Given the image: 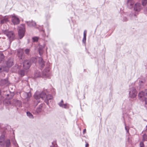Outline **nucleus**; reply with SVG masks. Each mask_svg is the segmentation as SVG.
Wrapping results in <instances>:
<instances>
[{
	"mask_svg": "<svg viewBox=\"0 0 147 147\" xmlns=\"http://www.w3.org/2000/svg\"><path fill=\"white\" fill-rule=\"evenodd\" d=\"M45 104L42 103L39 105L36 110H34L32 112L34 114L37 115L40 113L42 111V108L45 106Z\"/></svg>",
	"mask_w": 147,
	"mask_h": 147,
	"instance_id": "6",
	"label": "nucleus"
},
{
	"mask_svg": "<svg viewBox=\"0 0 147 147\" xmlns=\"http://www.w3.org/2000/svg\"><path fill=\"white\" fill-rule=\"evenodd\" d=\"M10 67H8L7 66H2L0 68V71L1 72L3 71H5L7 72L9 71V68Z\"/></svg>",
	"mask_w": 147,
	"mask_h": 147,
	"instance_id": "21",
	"label": "nucleus"
},
{
	"mask_svg": "<svg viewBox=\"0 0 147 147\" xmlns=\"http://www.w3.org/2000/svg\"><path fill=\"white\" fill-rule=\"evenodd\" d=\"M134 4V0H128L127 2V6L129 8H131Z\"/></svg>",
	"mask_w": 147,
	"mask_h": 147,
	"instance_id": "16",
	"label": "nucleus"
},
{
	"mask_svg": "<svg viewBox=\"0 0 147 147\" xmlns=\"http://www.w3.org/2000/svg\"><path fill=\"white\" fill-rule=\"evenodd\" d=\"M35 60H36V59H34V61L35 62Z\"/></svg>",
	"mask_w": 147,
	"mask_h": 147,
	"instance_id": "46",
	"label": "nucleus"
},
{
	"mask_svg": "<svg viewBox=\"0 0 147 147\" xmlns=\"http://www.w3.org/2000/svg\"><path fill=\"white\" fill-rule=\"evenodd\" d=\"M123 21H126L128 20L126 17H124L123 18Z\"/></svg>",
	"mask_w": 147,
	"mask_h": 147,
	"instance_id": "41",
	"label": "nucleus"
},
{
	"mask_svg": "<svg viewBox=\"0 0 147 147\" xmlns=\"http://www.w3.org/2000/svg\"><path fill=\"white\" fill-rule=\"evenodd\" d=\"M4 58V56L3 55V54L2 53H0V60L1 61H2L3 59Z\"/></svg>",
	"mask_w": 147,
	"mask_h": 147,
	"instance_id": "32",
	"label": "nucleus"
},
{
	"mask_svg": "<svg viewBox=\"0 0 147 147\" xmlns=\"http://www.w3.org/2000/svg\"><path fill=\"white\" fill-rule=\"evenodd\" d=\"M24 52L23 51L22 49H19L18 51L17 55L19 59H22L23 57Z\"/></svg>",
	"mask_w": 147,
	"mask_h": 147,
	"instance_id": "15",
	"label": "nucleus"
},
{
	"mask_svg": "<svg viewBox=\"0 0 147 147\" xmlns=\"http://www.w3.org/2000/svg\"><path fill=\"white\" fill-rule=\"evenodd\" d=\"M144 12L145 14H147V7H146L144 9Z\"/></svg>",
	"mask_w": 147,
	"mask_h": 147,
	"instance_id": "40",
	"label": "nucleus"
},
{
	"mask_svg": "<svg viewBox=\"0 0 147 147\" xmlns=\"http://www.w3.org/2000/svg\"><path fill=\"white\" fill-rule=\"evenodd\" d=\"M145 80L144 79H143V80H140L139 81V82H140L141 83H144V82H145Z\"/></svg>",
	"mask_w": 147,
	"mask_h": 147,
	"instance_id": "42",
	"label": "nucleus"
},
{
	"mask_svg": "<svg viewBox=\"0 0 147 147\" xmlns=\"http://www.w3.org/2000/svg\"><path fill=\"white\" fill-rule=\"evenodd\" d=\"M12 22L14 25H17L20 23L19 19L16 16H13L12 18Z\"/></svg>",
	"mask_w": 147,
	"mask_h": 147,
	"instance_id": "14",
	"label": "nucleus"
},
{
	"mask_svg": "<svg viewBox=\"0 0 147 147\" xmlns=\"http://www.w3.org/2000/svg\"><path fill=\"white\" fill-rule=\"evenodd\" d=\"M13 65V60L10 59H8L6 63L7 66L8 67H11Z\"/></svg>",
	"mask_w": 147,
	"mask_h": 147,
	"instance_id": "19",
	"label": "nucleus"
},
{
	"mask_svg": "<svg viewBox=\"0 0 147 147\" xmlns=\"http://www.w3.org/2000/svg\"><path fill=\"white\" fill-rule=\"evenodd\" d=\"M40 33L41 35L42 36L43 38H44L46 36V35L45 32L44 30L42 29L40 31Z\"/></svg>",
	"mask_w": 147,
	"mask_h": 147,
	"instance_id": "29",
	"label": "nucleus"
},
{
	"mask_svg": "<svg viewBox=\"0 0 147 147\" xmlns=\"http://www.w3.org/2000/svg\"><path fill=\"white\" fill-rule=\"evenodd\" d=\"M3 32L7 36L10 41H11L14 39L15 34L12 31H9L6 29L3 30Z\"/></svg>",
	"mask_w": 147,
	"mask_h": 147,
	"instance_id": "4",
	"label": "nucleus"
},
{
	"mask_svg": "<svg viewBox=\"0 0 147 147\" xmlns=\"http://www.w3.org/2000/svg\"><path fill=\"white\" fill-rule=\"evenodd\" d=\"M89 146V144L88 143H86L85 145V147H88Z\"/></svg>",
	"mask_w": 147,
	"mask_h": 147,
	"instance_id": "45",
	"label": "nucleus"
},
{
	"mask_svg": "<svg viewBox=\"0 0 147 147\" xmlns=\"http://www.w3.org/2000/svg\"><path fill=\"white\" fill-rule=\"evenodd\" d=\"M142 8V7L141 4L140 3H137L135 5L134 10L137 12H139Z\"/></svg>",
	"mask_w": 147,
	"mask_h": 147,
	"instance_id": "11",
	"label": "nucleus"
},
{
	"mask_svg": "<svg viewBox=\"0 0 147 147\" xmlns=\"http://www.w3.org/2000/svg\"><path fill=\"white\" fill-rule=\"evenodd\" d=\"M137 93L136 88L134 87L130 88L129 91V96L131 98H135Z\"/></svg>",
	"mask_w": 147,
	"mask_h": 147,
	"instance_id": "7",
	"label": "nucleus"
},
{
	"mask_svg": "<svg viewBox=\"0 0 147 147\" xmlns=\"http://www.w3.org/2000/svg\"><path fill=\"white\" fill-rule=\"evenodd\" d=\"M47 30L48 33H49V30L48 27L47 28Z\"/></svg>",
	"mask_w": 147,
	"mask_h": 147,
	"instance_id": "43",
	"label": "nucleus"
},
{
	"mask_svg": "<svg viewBox=\"0 0 147 147\" xmlns=\"http://www.w3.org/2000/svg\"><path fill=\"white\" fill-rule=\"evenodd\" d=\"M34 76L35 78L40 77L41 76V74L40 71L38 70L35 71L34 73Z\"/></svg>",
	"mask_w": 147,
	"mask_h": 147,
	"instance_id": "22",
	"label": "nucleus"
},
{
	"mask_svg": "<svg viewBox=\"0 0 147 147\" xmlns=\"http://www.w3.org/2000/svg\"><path fill=\"white\" fill-rule=\"evenodd\" d=\"M144 144L143 142H141L140 143V147H144Z\"/></svg>",
	"mask_w": 147,
	"mask_h": 147,
	"instance_id": "39",
	"label": "nucleus"
},
{
	"mask_svg": "<svg viewBox=\"0 0 147 147\" xmlns=\"http://www.w3.org/2000/svg\"><path fill=\"white\" fill-rule=\"evenodd\" d=\"M21 64H16L14 67V68L16 69L14 70L13 71L14 72H16L18 71L21 68Z\"/></svg>",
	"mask_w": 147,
	"mask_h": 147,
	"instance_id": "23",
	"label": "nucleus"
},
{
	"mask_svg": "<svg viewBox=\"0 0 147 147\" xmlns=\"http://www.w3.org/2000/svg\"><path fill=\"white\" fill-rule=\"evenodd\" d=\"M86 132V129H84L83 131V133L84 134H85Z\"/></svg>",
	"mask_w": 147,
	"mask_h": 147,
	"instance_id": "44",
	"label": "nucleus"
},
{
	"mask_svg": "<svg viewBox=\"0 0 147 147\" xmlns=\"http://www.w3.org/2000/svg\"><path fill=\"white\" fill-rule=\"evenodd\" d=\"M43 47L42 46H39V47L38 48V51L39 55L40 56H41L43 52Z\"/></svg>",
	"mask_w": 147,
	"mask_h": 147,
	"instance_id": "24",
	"label": "nucleus"
},
{
	"mask_svg": "<svg viewBox=\"0 0 147 147\" xmlns=\"http://www.w3.org/2000/svg\"><path fill=\"white\" fill-rule=\"evenodd\" d=\"M31 63L29 60H25L24 61L23 63V67L25 69H28L30 67Z\"/></svg>",
	"mask_w": 147,
	"mask_h": 147,
	"instance_id": "12",
	"label": "nucleus"
},
{
	"mask_svg": "<svg viewBox=\"0 0 147 147\" xmlns=\"http://www.w3.org/2000/svg\"><path fill=\"white\" fill-rule=\"evenodd\" d=\"M4 95L5 96H6L7 97L6 98V99L5 100L3 101V103L4 104H6L7 105H11V102L9 99H11L12 98V96H11L8 94H5Z\"/></svg>",
	"mask_w": 147,
	"mask_h": 147,
	"instance_id": "10",
	"label": "nucleus"
},
{
	"mask_svg": "<svg viewBox=\"0 0 147 147\" xmlns=\"http://www.w3.org/2000/svg\"><path fill=\"white\" fill-rule=\"evenodd\" d=\"M20 95L23 98H27V100L31 96L30 92H21L20 93Z\"/></svg>",
	"mask_w": 147,
	"mask_h": 147,
	"instance_id": "9",
	"label": "nucleus"
},
{
	"mask_svg": "<svg viewBox=\"0 0 147 147\" xmlns=\"http://www.w3.org/2000/svg\"><path fill=\"white\" fill-rule=\"evenodd\" d=\"M19 74L20 75L22 76L24 75L25 74V71L24 70H21L20 71L18 72Z\"/></svg>",
	"mask_w": 147,
	"mask_h": 147,
	"instance_id": "30",
	"label": "nucleus"
},
{
	"mask_svg": "<svg viewBox=\"0 0 147 147\" xmlns=\"http://www.w3.org/2000/svg\"><path fill=\"white\" fill-rule=\"evenodd\" d=\"M125 130L126 131L127 133H129V127L128 126H126L125 125Z\"/></svg>",
	"mask_w": 147,
	"mask_h": 147,
	"instance_id": "34",
	"label": "nucleus"
},
{
	"mask_svg": "<svg viewBox=\"0 0 147 147\" xmlns=\"http://www.w3.org/2000/svg\"><path fill=\"white\" fill-rule=\"evenodd\" d=\"M15 105L16 106L20 107L21 106L22 102L20 100H15Z\"/></svg>",
	"mask_w": 147,
	"mask_h": 147,
	"instance_id": "26",
	"label": "nucleus"
},
{
	"mask_svg": "<svg viewBox=\"0 0 147 147\" xmlns=\"http://www.w3.org/2000/svg\"><path fill=\"white\" fill-rule=\"evenodd\" d=\"M34 97L38 103L40 102L39 99L41 98L44 100L47 105L49 103V101H51V100L53 98L52 96L50 94H47L44 91H42L41 92H36L34 94Z\"/></svg>",
	"mask_w": 147,
	"mask_h": 147,
	"instance_id": "1",
	"label": "nucleus"
},
{
	"mask_svg": "<svg viewBox=\"0 0 147 147\" xmlns=\"http://www.w3.org/2000/svg\"><path fill=\"white\" fill-rule=\"evenodd\" d=\"M59 106L62 108L68 109L69 108V105L68 103H63V101L62 100L61 102L58 103Z\"/></svg>",
	"mask_w": 147,
	"mask_h": 147,
	"instance_id": "13",
	"label": "nucleus"
},
{
	"mask_svg": "<svg viewBox=\"0 0 147 147\" xmlns=\"http://www.w3.org/2000/svg\"><path fill=\"white\" fill-rule=\"evenodd\" d=\"M142 4L143 6H145L147 4V0H142Z\"/></svg>",
	"mask_w": 147,
	"mask_h": 147,
	"instance_id": "31",
	"label": "nucleus"
},
{
	"mask_svg": "<svg viewBox=\"0 0 147 147\" xmlns=\"http://www.w3.org/2000/svg\"><path fill=\"white\" fill-rule=\"evenodd\" d=\"M11 142L16 147H18V145L15 140V138H14L11 140Z\"/></svg>",
	"mask_w": 147,
	"mask_h": 147,
	"instance_id": "27",
	"label": "nucleus"
},
{
	"mask_svg": "<svg viewBox=\"0 0 147 147\" xmlns=\"http://www.w3.org/2000/svg\"><path fill=\"white\" fill-rule=\"evenodd\" d=\"M47 67L42 72V74L46 77H48L49 76V71H50V67H49V62H47Z\"/></svg>",
	"mask_w": 147,
	"mask_h": 147,
	"instance_id": "8",
	"label": "nucleus"
},
{
	"mask_svg": "<svg viewBox=\"0 0 147 147\" xmlns=\"http://www.w3.org/2000/svg\"><path fill=\"white\" fill-rule=\"evenodd\" d=\"M37 104H38V103H37V104H36V105H37Z\"/></svg>",
	"mask_w": 147,
	"mask_h": 147,
	"instance_id": "47",
	"label": "nucleus"
},
{
	"mask_svg": "<svg viewBox=\"0 0 147 147\" xmlns=\"http://www.w3.org/2000/svg\"><path fill=\"white\" fill-rule=\"evenodd\" d=\"M8 19L7 18L5 17L3 18L1 21V24H3L6 23L8 22Z\"/></svg>",
	"mask_w": 147,
	"mask_h": 147,
	"instance_id": "25",
	"label": "nucleus"
},
{
	"mask_svg": "<svg viewBox=\"0 0 147 147\" xmlns=\"http://www.w3.org/2000/svg\"><path fill=\"white\" fill-rule=\"evenodd\" d=\"M139 98H141L144 100L145 103L147 104V89H146L144 92L141 91L138 94Z\"/></svg>",
	"mask_w": 147,
	"mask_h": 147,
	"instance_id": "5",
	"label": "nucleus"
},
{
	"mask_svg": "<svg viewBox=\"0 0 147 147\" xmlns=\"http://www.w3.org/2000/svg\"><path fill=\"white\" fill-rule=\"evenodd\" d=\"M8 82V79H2L0 81V86H3L7 84Z\"/></svg>",
	"mask_w": 147,
	"mask_h": 147,
	"instance_id": "18",
	"label": "nucleus"
},
{
	"mask_svg": "<svg viewBox=\"0 0 147 147\" xmlns=\"http://www.w3.org/2000/svg\"><path fill=\"white\" fill-rule=\"evenodd\" d=\"M25 52L26 54L29 55L30 52V50L29 49H26L25 50Z\"/></svg>",
	"mask_w": 147,
	"mask_h": 147,
	"instance_id": "35",
	"label": "nucleus"
},
{
	"mask_svg": "<svg viewBox=\"0 0 147 147\" xmlns=\"http://www.w3.org/2000/svg\"><path fill=\"white\" fill-rule=\"evenodd\" d=\"M38 38L37 37H34L32 38V40L34 42H36L38 41Z\"/></svg>",
	"mask_w": 147,
	"mask_h": 147,
	"instance_id": "36",
	"label": "nucleus"
},
{
	"mask_svg": "<svg viewBox=\"0 0 147 147\" xmlns=\"http://www.w3.org/2000/svg\"><path fill=\"white\" fill-rule=\"evenodd\" d=\"M26 114L27 116H28L30 119H33L34 116L29 111H27L26 112Z\"/></svg>",
	"mask_w": 147,
	"mask_h": 147,
	"instance_id": "28",
	"label": "nucleus"
},
{
	"mask_svg": "<svg viewBox=\"0 0 147 147\" xmlns=\"http://www.w3.org/2000/svg\"><path fill=\"white\" fill-rule=\"evenodd\" d=\"M26 31L25 25L22 24L18 27V34L20 39L24 36Z\"/></svg>",
	"mask_w": 147,
	"mask_h": 147,
	"instance_id": "3",
	"label": "nucleus"
},
{
	"mask_svg": "<svg viewBox=\"0 0 147 147\" xmlns=\"http://www.w3.org/2000/svg\"><path fill=\"white\" fill-rule=\"evenodd\" d=\"M86 34H87V30H85L84 32V36L83 37H86Z\"/></svg>",
	"mask_w": 147,
	"mask_h": 147,
	"instance_id": "37",
	"label": "nucleus"
},
{
	"mask_svg": "<svg viewBox=\"0 0 147 147\" xmlns=\"http://www.w3.org/2000/svg\"><path fill=\"white\" fill-rule=\"evenodd\" d=\"M86 38L83 37V38L82 39V42L84 43L85 44L86 42Z\"/></svg>",
	"mask_w": 147,
	"mask_h": 147,
	"instance_id": "38",
	"label": "nucleus"
},
{
	"mask_svg": "<svg viewBox=\"0 0 147 147\" xmlns=\"http://www.w3.org/2000/svg\"><path fill=\"white\" fill-rule=\"evenodd\" d=\"M7 135L5 131H3L0 136V145L2 147H9L11 146L10 139H6Z\"/></svg>",
	"mask_w": 147,
	"mask_h": 147,
	"instance_id": "2",
	"label": "nucleus"
},
{
	"mask_svg": "<svg viewBox=\"0 0 147 147\" xmlns=\"http://www.w3.org/2000/svg\"><path fill=\"white\" fill-rule=\"evenodd\" d=\"M39 66L42 68H43L45 65V62L43 60L42 58H40L39 61Z\"/></svg>",
	"mask_w": 147,
	"mask_h": 147,
	"instance_id": "20",
	"label": "nucleus"
},
{
	"mask_svg": "<svg viewBox=\"0 0 147 147\" xmlns=\"http://www.w3.org/2000/svg\"><path fill=\"white\" fill-rule=\"evenodd\" d=\"M27 26L30 27H33L36 25V23L32 20L31 21H26Z\"/></svg>",
	"mask_w": 147,
	"mask_h": 147,
	"instance_id": "17",
	"label": "nucleus"
},
{
	"mask_svg": "<svg viewBox=\"0 0 147 147\" xmlns=\"http://www.w3.org/2000/svg\"><path fill=\"white\" fill-rule=\"evenodd\" d=\"M143 140L144 141H147V135L144 134L143 135Z\"/></svg>",
	"mask_w": 147,
	"mask_h": 147,
	"instance_id": "33",
	"label": "nucleus"
}]
</instances>
